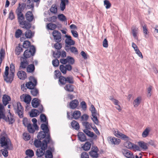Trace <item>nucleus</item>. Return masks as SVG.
Returning <instances> with one entry per match:
<instances>
[{
	"label": "nucleus",
	"mask_w": 158,
	"mask_h": 158,
	"mask_svg": "<svg viewBox=\"0 0 158 158\" xmlns=\"http://www.w3.org/2000/svg\"><path fill=\"white\" fill-rule=\"evenodd\" d=\"M52 142H48L46 140H44L43 141V143L41 147L39 149H38L36 152V154L38 157H41L43 156L45 152V150L47 147V145L48 143L52 144Z\"/></svg>",
	"instance_id": "f257e3e1"
},
{
	"label": "nucleus",
	"mask_w": 158,
	"mask_h": 158,
	"mask_svg": "<svg viewBox=\"0 0 158 158\" xmlns=\"http://www.w3.org/2000/svg\"><path fill=\"white\" fill-rule=\"evenodd\" d=\"M0 143L1 146H6L7 149H9V147L11 146V142L10 139L6 135L2 136L0 139Z\"/></svg>",
	"instance_id": "f03ea898"
},
{
	"label": "nucleus",
	"mask_w": 158,
	"mask_h": 158,
	"mask_svg": "<svg viewBox=\"0 0 158 158\" xmlns=\"http://www.w3.org/2000/svg\"><path fill=\"white\" fill-rule=\"evenodd\" d=\"M9 67L6 66L5 68V70L3 75V77L4 78V80L6 82L11 83L13 80L15 74L11 73L9 74Z\"/></svg>",
	"instance_id": "7ed1b4c3"
},
{
	"label": "nucleus",
	"mask_w": 158,
	"mask_h": 158,
	"mask_svg": "<svg viewBox=\"0 0 158 158\" xmlns=\"http://www.w3.org/2000/svg\"><path fill=\"white\" fill-rule=\"evenodd\" d=\"M14 106L15 113L18 114L19 118H23V108L21 103L19 102H17Z\"/></svg>",
	"instance_id": "20e7f679"
},
{
	"label": "nucleus",
	"mask_w": 158,
	"mask_h": 158,
	"mask_svg": "<svg viewBox=\"0 0 158 158\" xmlns=\"http://www.w3.org/2000/svg\"><path fill=\"white\" fill-rule=\"evenodd\" d=\"M48 122H47L46 124H42L41 126V128L43 131L45 132L46 133V137L44 140H46L48 142H52V141L50 136V133L48 127Z\"/></svg>",
	"instance_id": "39448f33"
},
{
	"label": "nucleus",
	"mask_w": 158,
	"mask_h": 158,
	"mask_svg": "<svg viewBox=\"0 0 158 158\" xmlns=\"http://www.w3.org/2000/svg\"><path fill=\"white\" fill-rule=\"evenodd\" d=\"M29 80L30 81L26 83V86L29 89H33L37 85V80L33 76L30 77Z\"/></svg>",
	"instance_id": "423d86ee"
},
{
	"label": "nucleus",
	"mask_w": 158,
	"mask_h": 158,
	"mask_svg": "<svg viewBox=\"0 0 158 158\" xmlns=\"http://www.w3.org/2000/svg\"><path fill=\"white\" fill-rule=\"evenodd\" d=\"M35 51V48L32 45L30 47L29 49H27L23 53L24 57L26 59L30 57L31 56L34 55Z\"/></svg>",
	"instance_id": "0eeeda50"
},
{
	"label": "nucleus",
	"mask_w": 158,
	"mask_h": 158,
	"mask_svg": "<svg viewBox=\"0 0 158 158\" xmlns=\"http://www.w3.org/2000/svg\"><path fill=\"white\" fill-rule=\"evenodd\" d=\"M24 6L19 3V6L16 10L15 12L17 15L18 21L24 20V17L22 13V12L24 9Z\"/></svg>",
	"instance_id": "6e6552de"
},
{
	"label": "nucleus",
	"mask_w": 158,
	"mask_h": 158,
	"mask_svg": "<svg viewBox=\"0 0 158 158\" xmlns=\"http://www.w3.org/2000/svg\"><path fill=\"white\" fill-rule=\"evenodd\" d=\"M65 36L67 39L65 40V50L66 51H68L69 50V47H70L71 45H74L75 42L74 40L72 39L71 36L66 35Z\"/></svg>",
	"instance_id": "1a4fd4ad"
},
{
	"label": "nucleus",
	"mask_w": 158,
	"mask_h": 158,
	"mask_svg": "<svg viewBox=\"0 0 158 158\" xmlns=\"http://www.w3.org/2000/svg\"><path fill=\"white\" fill-rule=\"evenodd\" d=\"M89 110L91 112L92 116H93L92 120L95 123L98 124V121L96 116L97 112L93 105H91Z\"/></svg>",
	"instance_id": "9d476101"
},
{
	"label": "nucleus",
	"mask_w": 158,
	"mask_h": 158,
	"mask_svg": "<svg viewBox=\"0 0 158 158\" xmlns=\"http://www.w3.org/2000/svg\"><path fill=\"white\" fill-rule=\"evenodd\" d=\"M67 114L68 118L69 119L74 118L76 119H77L80 118L81 115V112L79 110H75L73 113L71 117H70L69 115L70 113L69 112H67Z\"/></svg>",
	"instance_id": "9b49d317"
},
{
	"label": "nucleus",
	"mask_w": 158,
	"mask_h": 158,
	"mask_svg": "<svg viewBox=\"0 0 158 158\" xmlns=\"http://www.w3.org/2000/svg\"><path fill=\"white\" fill-rule=\"evenodd\" d=\"M72 69V66L69 64H66L65 66L60 65V69L61 72L64 74L66 73L67 70L70 71Z\"/></svg>",
	"instance_id": "f8f14e48"
},
{
	"label": "nucleus",
	"mask_w": 158,
	"mask_h": 158,
	"mask_svg": "<svg viewBox=\"0 0 158 158\" xmlns=\"http://www.w3.org/2000/svg\"><path fill=\"white\" fill-rule=\"evenodd\" d=\"M21 63L19 68L20 69H24L27 68L28 65V62L26 58H25L23 57H22L20 58Z\"/></svg>",
	"instance_id": "ddd939ff"
},
{
	"label": "nucleus",
	"mask_w": 158,
	"mask_h": 158,
	"mask_svg": "<svg viewBox=\"0 0 158 158\" xmlns=\"http://www.w3.org/2000/svg\"><path fill=\"white\" fill-rule=\"evenodd\" d=\"M122 152L124 156L127 158H135L133 153L129 150L123 149L122 150Z\"/></svg>",
	"instance_id": "4468645a"
},
{
	"label": "nucleus",
	"mask_w": 158,
	"mask_h": 158,
	"mask_svg": "<svg viewBox=\"0 0 158 158\" xmlns=\"http://www.w3.org/2000/svg\"><path fill=\"white\" fill-rule=\"evenodd\" d=\"M52 35L56 42H60L61 40V33L59 31L54 30L52 32Z\"/></svg>",
	"instance_id": "2eb2a0df"
},
{
	"label": "nucleus",
	"mask_w": 158,
	"mask_h": 158,
	"mask_svg": "<svg viewBox=\"0 0 158 158\" xmlns=\"http://www.w3.org/2000/svg\"><path fill=\"white\" fill-rule=\"evenodd\" d=\"M113 133L115 136L118 138H121L125 140H128V136L120 132L117 129L114 130Z\"/></svg>",
	"instance_id": "dca6fc26"
},
{
	"label": "nucleus",
	"mask_w": 158,
	"mask_h": 158,
	"mask_svg": "<svg viewBox=\"0 0 158 158\" xmlns=\"http://www.w3.org/2000/svg\"><path fill=\"white\" fill-rule=\"evenodd\" d=\"M83 131L89 137L92 138L94 139H97V135H95L93 132L87 129H85Z\"/></svg>",
	"instance_id": "f3484780"
},
{
	"label": "nucleus",
	"mask_w": 158,
	"mask_h": 158,
	"mask_svg": "<svg viewBox=\"0 0 158 158\" xmlns=\"http://www.w3.org/2000/svg\"><path fill=\"white\" fill-rule=\"evenodd\" d=\"M20 98H23L24 101L27 104H30L31 100V97L30 95L27 94H23L20 96Z\"/></svg>",
	"instance_id": "a211bd4d"
},
{
	"label": "nucleus",
	"mask_w": 158,
	"mask_h": 158,
	"mask_svg": "<svg viewBox=\"0 0 158 158\" xmlns=\"http://www.w3.org/2000/svg\"><path fill=\"white\" fill-rule=\"evenodd\" d=\"M18 77L21 80H24L27 77L26 73L23 71H19L17 73Z\"/></svg>",
	"instance_id": "6ab92c4d"
},
{
	"label": "nucleus",
	"mask_w": 158,
	"mask_h": 158,
	"mask_svg": "<svg viewBox=\"0 0 158 158\" xmlns=\"http://www.w3.org/2000/svg\"><path fill=\"white\" fill-rule=\"evenodd\" d=\"M131 30L133 36L134 37L136 40H138V37L137 35L138 33V28L136 27L135 26H133L131 28Z\"/></svg>",
	"instance_id": "aec40b11"
},
{
	"label": "nucleus",
	"mask_w": 158,
	"mask_h": 158,
	"mask_svg": "<svg viewBox=\"0 0 158 158\" xmlns=\"http://www.w3.org/2000/svg\"><path fill=\"white\" fill-rule=\"evenodd\" d=\"M60 10L63 11L65 8L66 5L69 4L68 0H60Z\"/></svg>",
	"instance_id": "412c9836"
},
{
	"label": "nucleus",
	"mask_w": 158,
	"mask_h": 158,
	"mask_svg": "<svg viewBox=\"0 0 158 158\" xmlns=\"http://www.w3.org/2000/svg\"><path fill=\"white\" fill-rule=\"evenodd\" d=\"M26 19L29 22L32 21L34 19V16L31 11H27L26 14Z\"/></svg>",
	"instance_id": "4be33fe9"
},
{
	"label": "nucleus",
	"mask_w": 158,
	"mask_h": 158,
	"mask_svg": "<svg viewBox=\"0 0 158 158\" xmlns=\"http://www.w3.org/2000/svg\"><path fill=\"white\" fill-rule=\"evenodd\" d=\"M79 139L81 142H84L86 140V137L85 134L82 132H79L77 134Z\"/></svg>",
	"instance_id": "5701e85b"
},
{
	"label": "nucleus",
	"mask_w": 158,
	"mask_h": 158,
	"mask_svg": "<svg viewBox=\"0 0 158 158\" xmlns=\"http://www.w3.org/2000/svg\"><path fill=\"white\" fill-rule=\"evenodd\" d=\"M6 120L8 121L9 124H12L15 121L14 116L10 112L7 115V119Z\"/></svg>",
	"instance_id": "b1692460"
},
{
	"label": "nucleus",
	"mask_w": 158,
	"mask_h": 158,
	"mask_svg": "<svg viewBox=\"0 0 158 158\" xmlns=\"http://www.w3.org/2000/svg\"><path fill=\"white\" fill-rule=\"evenodd\" d=\"M2 102L4 106H6L9 103V101L10 100V96L4 94L2 97Z\"/></svg>",
	"instance_id": "393cba45"
},
{
	"label": "nucleus",
	"mask_w": 158,
	"mask_h": 158,
	"mask_svg": "<svg viewBox=\"0 0 158 158\" xmlns=\"http://www.w3.org/2000/svg\"><path fill=\"white\" fill-rule=\"evenodd\" d=\"M19 24L22 25V27L23 28L28 29L30 28L31 26L29 23H26L25 21L23 20H19Z\"/></svg>",
	"instance_id": "a878e982"
},
{
	"label": "nucleus",
	"mask_w": 158,
	"mask_h": 158,
	"mask_svg": "<svg viewBox=\"0 0 158 158\" xmlns=\"http://www.w3.org/2000/svg\"><path fill=\"white\" fill-rule=\"evenodd\" d=\"M64 89L68 92H73L74 91V86L70 84H66L64 87Z\"/></svg>",
	"instance_id": "bb28decb"
},
{
	"label": "nucleus",
	"mask_w": 158,
	"mask_h": 158,
	"mask_svg": "<svg viewBox=\"0 0 158 158\" xmlns=\"http://www.w3.org/2000/svg\"><path fill=\"white\" fill-rule=\"evenodd\" d=\"M5 111L3 106L0 103V119L1 118L4 119L5 118Z\"/></svg>",
	"instance_id": "cd10ccee"
},
{
	"label": "nucleus",
	"mask_w": 158,
	"mask_h": 158,
	"mask_svg": "<svg viewBox=\"0 0 158 158\" xmlns=\"http://www.w3.org/2000/svg\"><path fill=\"white\" fill-rule=\"evenodd\" d=\"M40 101L38 99L36 98H34L31 104L33 107H37L40 103Z\"/></svg>",
	"instance_id": "c85d7f7f"
},
{
	"label": "nucleus",
	"mask_w": 158,
	"mask_h": 158,
	"mask_svg": "<svg viewBox=\"0 0 158 158\" xmlns=\"http://www.w3.org/2000/svg\"><path fill=\"white\" fill-rule=\"evenodd\" d=\"M79 102L77 99H75L72 101L70 103V107L73 109H74L77 107L78 105Z\"/></svg>",
	"instance_id": "c756f323"
},
{
	"label": "nucleus",
	"mask_w": 158,
	"mask_h": 158,
	"mask_svg": "<svg viewBox=\"0 0 158 158\" xmlns=\"http://www.w3.org/2000/svg\"><path fill=\"white\" fill-rule=\"evenodd\" d=\"M39 113V112L38 110L35 109H33L31 110V111L30 112V115L31 117H35L38 115Z\"/></svg>",
	"instance_id": "7c9ffc66"
},
{
	"label": "nucleus",
	"mask_w": 158,
	"mask_h": 158,
	"mask_svg": "<svg viewBox=\"0 0 158 158\" xmlns=\"http://www.w3.org/2000/svg\"><path fill=\"white\" fill-rule=\"evenodd\" d=\"M142 100V98L141 97H137L134 101L133 105L134 107H137L140 104Z\"/></svg>",
	"instance_id": "2f4dec72"
},
{
	"label": "nucleus",
	"mask_w": 158,
	"mask_h": 158,
	"mask_svg": "<svg viewBox=\"0 0 158 158\" xmlns=\"http://www.w3.org/2000/svg\"><path fill=\"white\" fill-rule=\"evenodd\" d=\"M71 125L72 127L75 130H78L80 128L79 123L75 120H73L72 122Z\"/></svg>",
	"instance_id": "473e14b6"
},
{
	"label": "nucleus",
	"mask_w": 158,
	"mask_h": 158,
	"mask_svg": "<svg viewBox=\"0 0 158 158\" xmlns=\"http://www.w3.org/2000/svg\"><path fill=\"white\" fill-rule=\"evenodd\" d=\"M110 141L113 144H118L120 142V139L114 137H110Z\"/></svg>",
	"instance_id": "72a5a7b5"
},
{
	"label": "nucleus",
	"mask_w": 158,
	"mask_h": 158,
	"mask_svg": "<svg viewBox=\"0 0 158 158\" xmlns=\"http://www.w3.org/2000/svg\"><path fill=\"white\" fill-rule=\"evenodd\" d=\"M23 51V48L20 46L19 44L16 47L15 51V53L17 55H19Z\"/></svg>",
	"instance_id": "f704fd0d"
},
{
	"label": "nucleus",
	"mask_w": 158,
	"mask_h": 158,
	"mask_svg": "<svg viewBox=\"0 0 158 158\" xmlns=\"http://www.w3.org/2000/svg\"><path fill=\"white\" fill-rule=\"evenodd\" d=\"M46 133L45 132L41 131L38 133L37 135V138L39 140H41L44 138L45 139L46 137Z\"/></svg>",
	"instance_id": "c9c22d12"
},
{
	"label": "nucleus",
	"mask_w": 158,
	"mask_h": 158,
	"mask_svg": "<svg viewBox=\"0 0 158 158\" xmlns=\"http://www.w3.org/2000/svg\"><path fill=\"white\" fill-rule=\"evenodd\" d=\"M139 146L143 149L145 150L148 149L147 144L144 142L141 141L138 142Z\"/></svg>",
	"instance_id": "e433bc0d"
},
{
	"label": "nucleus",
	"mask_w": 158,
	"mask_h": 158,
	"mask_svg": "<svg viewBox=\"0 0 158 158\" xmlns=\"http://www.w3.org/2000/svg\"><path fill=\"white\" fill-rule=\"evenodd\" d=\"M27 130L30 133H34L35 130H38V129H36L34 127L33 125L31 124H29L28 126L27 127Z\"/></svg>",
	"instance_id": "4c0bfd02"
},
{
	"label": "nucleus",
	"mask_w": 158,
	"mask_h": 158,
	"mask_svg": "<svg viewBox=\"0 0 158 158\" xmlns=\"http://www.w3.org/2000/svg\"><path fill=\"white\" fill-rule=\"evenodd\" d=\"M35 67L33 64L28 65L27 68V71L28 73H33L34 71Z\"/></svg>",
	"instance_id": "58836bf2"
},
{
	"label": "nucleus",
	"mask_w": 158,
	"mask_h": 158,
	"mask_svg": "<svg viewBox=\"0 0 158 158\" xmlns=\"http://www.w3.org/2000/svg\"><path fill=\"white\" fill-rule=\"evenodd\" d=\"M150 131V129L149 128H146L142 133V136L143 138H145L147 137L149 134Z\"/></svg>",
	"instance_id": "ea45409f"
},
{
	"label": "nucleus",
	"mask_w": 158,
	"mask_h": 158,
	"mask_svg": "<svg viewBox=\"0 0 158 158\" xmlns=\"http://www.w3.org/2000/svg\"><path fill=\"white\" fill-rule=\"evenodd\" d=\"M91 147V144L89 142H86L83 146L82 147V148L85 151H87L89 150Z\"/></svg>",
	"instance_id": "a19ab883"
},
{
	"label": "nucleus",
	"mask_w": 158,
	"mask_h": 158,
	"mask_svg": "<svg viewBox=\"0 0 158 158\" xmlns=\"http://www.w3.org/2000/svg\"><path fill=\"white\" fill-rule=\"evenodd\" d=\"M89 154L90 156L93 158H97L98 156V151L92 150L89 152Z\"/></svg>",
	"instance_id": "79ce46f5"
},
{
	"label": "nucleus",
	"mask_w": 158,
	"mask_h": 158,
	"mask_svg": "<svg viewBox=\"0 0 158 158\" xmlns=\"http://www.w3.org/2000/svg\"><path fill=\"white\" fill-rule=\"evenodd\" d=\"M34 1L33 0H27V6L29 8H33L34 7Z\"/></svg>",
	"instance_id": "37998d69"
},
{
	"label": "nucleus",
	"mask_w": 158,
	"mask_h": 158,
	"mask_svg": "<svg viewBox=\"0 0 158 158\" xmlns=\"http://www.w3.org/2000/svg\"><path fill=\"white\" fill-rule=\"evenodd\" d=\"M66 83L73 84L74 82L73 77L72 76H69L66 77Z\"/></svg>",
	"instance_id": "c03bdc74"
},
{
	"label": "nucleus",
	"mask_w": 158,
	"mask_h": 158,
	"mask_svg": "<svg viewBox=\"0 0 158 158\" xmlns=\"http://www.w3.org/2000/svg\"><path fill=\"white\" fill-rule=\"evenodd\" d=\"M50 11L53 14H56L57 12V8L56 4H53L52 5L50 9Z\"/></svg>",
	"instance_id": "a18cd8bd"
},
{
	"label": "nucleus",
	"mask_w": 158,
	"mask_h": 158,
	"mask_svg": "<svg viewBox=\"0 0 158 158\" xmlns=\"http://www.w3.org/2000/svg\"><path fill=\"white\" fill-rule=\"evenodd\" d=\"M134 144L129 141H127L125 143L124 145L127 148L132 149L133 146Z\"/></svg>",
	"instance_id": "49530a36"
},
{
	"label": "nucleus",
	"mask_w": 158,
	"mask_h": 158,
	"mask_svg": "<svg viewBox=\"0 0 158 158\" xmlns=\"http://www.w3.org/2000/svg\"><path fill=\"white\" fill-rule=\"evenodd\" d=\"M43 142L42 143L40 140H38L37 139L35 140L34 142L35 146L37 148H39L42 147Z\"/></svg>",
	"instance_id": "de8ad7c7"
},
{
	"label": "nucleus",
	"mask_w": 158,
	"mask_h": 158,
	"mask_svg": "<svg viewBox=\"0 0 158 158\" xmlns=\"http://www.w3.org/2000/svg\"><path fill=\"white\" fill-rule=\"evenodd\" d=\"M47 28L50 30H53L57 27V26L55 24L52 23H49L47 25Z\"/></svg>",
	"instance_id": "09e8293b"
},
{
	"label": "nucleus",
	"mask_w": 158,
	"mask_h": 158,
	"mask_svg": "<svg viewBox=\"0 0 158 158\" xmlns=\"http://www.w3.org/2000/svg\"><path fill=\"white\" fill-rule=\"evenodd\" d=\"M23 33L22 31L20 29H18L17 30L15 33V37L16 38H19L22 35Z\"/></svg>",
	"instance_id": "8fccbe9b"
},
{
	"label": "nucleus",
	"mask_w": 158,
	"mask_h": 158,
	"mask_svg": "<svg viewBox=\"0 0 158 158\" xmlns=\"http://www.w3.org/2000/svg\"><path fill=\"white\" fill-rule=\"evenodd\" d=\"M58 19L61 21H67V19L65 16L63 14H59L57 16Z\"/></svg>",
	"instance_id": "3c124183"
},
{
	"label": "nucleus",
	"mask_w": 158,
	"mask_h": 158,
	"mask_svg": "<svg viewBox=\"0 0 158 158\" xmlns=\"http://www.w3.org/2000/svg\"><path fill=\"white\" fill-rule=\"evenodd\" d=\"M69 50H70L71 52L75 54H78V51L77 48L71 46L69 47V50L67 51H68Z\"/></svg>",
	"instance_id": "603ef678"
},
{
	"label": "nucleus",
	"mask_w": 158,
	"mask_h": 158,
	"mask_svg": "<svg viewBox=\"0 0 158 158\" xmlns=\"http://www.w3.org/2000/svg\"><path fill=\"white\" fill-rule=\"evenodd\" d=\"M143 34H144V36L146 38H147L148 37L147 35H148V29L147 28V25L146 24H144L143 26Z\"/></svg>",
	"instance_id": "864d4df0"
},
{
	"label": "nucleus",
	"mask_w": 158,
	"mask_h": 158,
	"mask_svg": "<svg viewBox=\"0 0 158 158\" xmlns=\"http://www.w3.org/2000/svg\"><path fill=\"white\" fill-rule=\"evenodd\" d=\"M25 35L27 38H31L33 36L32 32L30 30H27L26 32Z\"/></svg>",
	"instance_id": "5fc2aeb1"
},
{
	"label": "nucleus",
	"mask_w": 158,
	"mask_h": 158,
	"mask_svg": "<svg viewBox=\"0 0 158 158\" xmlns=\"http://www.w3.org/2000/svg\"><path fill=\"white\" fill-rule=\"evenodd\" d=\"M59 82L62 85H65L66 83V77L61 76L59 77Z\"/></svg>",
	"instance_id": "6e6d98bb"
},
{
	"label": "nucleus",
	"mask_w": 158,
	"mask_h": 158,
	"mask_svg": "<svg viewBox=\"0 0 158 158\" xmlns=\"http://www.w3.org/2000/svg\"><path fill=\"white\" fill-rule=\"evenodd\" d=\"M61 74L59 70H56L55 71L54 76L55 79H59V77L61 76Z\"/></svg>",
	"instance_id": "4d7b16f0"
},
{
	"label": "nucleus",
	"mask_w": 158,
	"mask_h": 158,
	"mask_svg": "<svg viewBox=\"0 0 158 158\" xmlns=\"http://www.w3.org/2000/svg\"><path fill=\"white\" fill-rule=\"evenodd\" d=\"M104 4L105 6V7L106 9L110 8L111 6V4L108 0H105L104 1Z\"/></svg>",
	"instance_id": "13d9d810"
},
{
	"label": "nucleus",
	"mask_w": 158,
	"mask_h": 158,
	"mask_svg": "<svg viewBox=\"0 0 158 158\" xmlns=\"http://www.w3.org/2000/svg\"><path fill=\"white\" fill-rule=\"evenodd\" d=\"M26 154L28 156L32 157L34 155V152L33 150L28 149L26 151Z\"/></svg>",
	"instance_id": "bf43d9fd"
},
{
	"label": "nucleus",
	"mask_w": 158,
	"mask_h": 158,
	"mask_svg": "<svg viewBox=\"0 0 158 158\" xmlns=\"http://www.w3.org/2000/svg\"><path fill=\"white\" fill-rule=\"evenodd\" d=\"M23 48H28L31 46V43L28 40L25 41L23 43Z\"/></svg>",
	"instance_id": "052dcab7"
},
{
	"label": "nucleus",
	"mask_w": 158,
	"mask_h": 158,
	"mask_svg": "<svg viewBox=\"0 0 158 158\" xmlns=\"http://www.w3.org/2000/svg\"><path fill=\"white\" fill-rule=\"evenodd\" d=\"M23 139L26 141L29 140L31 136L29 133L25 132L23 134Z\"/></svg>",
	"instance_id": "680f3d73"
},
{
	"label": "nucleus",
	"mask_w": 158,
	"mask_h": 158,
	"mask_svg": "<svg viewBox=\"0 0 158 158\" xmlns=\"http://www.w3.org/2000/svg\"><path fill=\"white\" fill-rule=\"evenodd\" d=\"M46 158H52L53 156L52 152L49 150L46 151L45 154Z\"/></svg>",
	"instance_id": "e2e57ef3"
},
{
	"label": "nucleus",
	"mask_w": 158,
	"mask_h": 158,
	"mask_svg": "<svg viewBox=\"0 0 158 158\" xmlns=\"http://www.w3.org/2000/svg\"><path fill=\"white\" fill-rule=\"evenodd\" d=\"M31 94L33 96H36L39 94L38 90L36 88H33L31 89Z\"/></svg>",
	"instance_id": "0e129e2a"
},
{
	"label": "nucleus",
	"mask_w": 158,
	"mask_h": 158,
	"mask_svg": "<svg viewBox=\"0 0 158 158\" xmlns=\"http://www.w3.org/2000/svg\"><path fill=\"white\" fill-rule=\"evenodd\" d=\"M60 42H57L55 43L54 45V48L57 49V50H59L62 47V44L59 43Z\"/></svg>",
	"instance_id": "69168bd1"
},
{
	"label": "nucleus",
	"mask_w": 158,
	"mask_h": 158,
	"mask_svg": "<svg viewBox=\"0 0 158 158\" xmlns=\"http://www.w3.org/2000/svg\"><path fill=\"white\" fill-rule=\"evenodd\" d=\"M68 63L70 64H73L74 63V59L72 57L68 56L67 57Z\"/></svg>",
	"instance_id": "338daca9"
},
{
	"label": "nucleus",
	"mask_w": 158,
	"mask_h": 158,
	"mask_svg": "<svg viewBox=\"0 0 158 158\" xmlns=\"http://www.w3.org/2000/svg\"><path fill=\"white\" fill-rule=\"evenodd\" d=\"M23 125L26 127H27L29 124H31L29 123L28 119L26 118H23Z\"/></svg>",
	"instance_id": "774afa93"
}]
</instances>
